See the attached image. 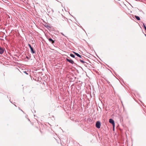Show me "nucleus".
Here are the masks:
<instances>
[{
  "mask_svg": "<svg viewBox=\"0 0 146 146\" xmlns=\"http://www.w3.org/2000/svg\"><path fill=\"white\" fill-rule=\"evenodd\" d=\"M100 122L99 121H97L96 123V126L97 128L99 129L100 128Z\"/></svg>",
  "mask_w": 146,
  "mask_h": 146,
  "instance_id": "1",
  "label": "nucleus"
},
{
  "mask_svg": "<svg viewBox=\"0 0 146 146\" xmlns=\"http://www.w3.org/2000/svg\"><path fill=\"white\" fill-rule=\"evenodd\" d=\"M28 45L31 49V53L34 54L35 53V51L34 50L33 48L32 47L31 45L30 44H28Z\"/></svg>",
  "mask_w": 146,
  "mask_h": 146,
  "instance_id": "2",
  "label": "nucleus"
},
{
  "mask_svg": "<svg viewBox=\"0 0 146 146\" xmlns=\"http://www.w3.org/2000/svg\"><path fill=\"white\" fill-rule=\"evenodd\" d=\"M109 122L111 123L113 126V129L114 130V126L115 125V123L114 120L111 119H110L109 120Z\"/></svg>",
  "mask_w": 146,
  "mask_h": 146,
  "instance_id": "3",
  "label": "nucleus"
},
{
  "mask_svg": "<svg viewBox=\"0 0 146 146\" xmlns=\"http://www.w3.org/2000/svg\"><path fill=\"white\" fill-rule=\"evenodd\" d=\"M4 50V48H2L0 46V54H2L3 53Z\"/></svg>",
  "mask_w": 146,
  "mask_h": 146,
  "instance_id": "4",
  "label": "nucleus"
},
{
  "mask_svg": "<svg viewBox=\"0 0 146 146\" xmlns=\"http://www.w3.org/2000/svg\"><path fill=\"white\" fill-rule=\"evenodd\" d=\"M66 60L67 61L71 63L72 64H73L74 63V62L71 59H69L68 58H66Z\"/></svg>",
  "mask_w": 146,
  "mask_h": 146,
  "instance_id": "5",
  "label": "nucleus"
},
{
  "mask_svg": "<svg viewBox=\"0 0 146 146\" xmlns=\"http://www.w3.org/2000/svg\"><path fill=\"white\" fill-rule=\"evenodd\" d=\"M73 53L76 55L77 56H78V57H79L81 58H82V57H83L84 58V56H81V55H80L79 54H78V53H77L75 52H73Z\"/></svg>",
  "mask_w": 146,
  "mask_h": 146,
  "instance_id": "6",
  "label": "nucleus"
},
{
  "mask_svg": "<svg viewBox=\"0 0 146 146\" xmlns=\"http://www.w3.org/2000/svg\"><path fill=\"white\" fill-rule=\"evenodd\" d=\"M49 41L50 42H51L52 44H53L54 42V41L51 38H49L48 39Z\"/></svg>",
  "mask_w": 146,
  "mask_h": 146,
  "instance_id": "7",
  "label": "nucleus"
},
{
  "mask_svg": "<svg viewBox=\"0 0 146 146\" xmlns=\"http://www.w3.org/2000/svg\"><path fill=\"white\" fill-rule=\"evenodd\" d=\"M135 17L137 20H139V21L140 20V17H139L136 16V15H135Z\"/></svg>",
  "mask_w": 146,
  "mask_h": 146,
  "instance_id": "8",
  "label": "nucleus"
},
{
  "mask_svg": "<svg viewBox=\"0 0 146 146\" xmlns=\"http://www.w3.org/2000/svg\"><path fill=\"white\" fill-rule=\"evenodd\" d=\"M80 61L82 64L86 63L85 62H84L82 60L80 59Z\"/></svg>",
  "mask_w": 146,
  "mask_h": 146,
  "instance_id": "9",
  "label": "nucleus"
},
{
  "mask_svg": "<svg viewBox=\"0 0 146 146\" xmlns=\"http://www.w3.org/2000/svg\"><path fill=\"white\" fill-rule=\"evenodd\" d=\"M44 26L46 28H47L48 29H49L50 28V27L48 25H44Z\"/></svg>",
  "mask_w": 146,
  "mask_h": 146,
  "instance_id": "10",
  "label": "nucleus"
},
{
  "mask_svg": "<svg viewBox=\"0 0 146 146\" xmlns=\"http://www.w3.org/2000/svg\"><path fill=\"white\" fill-rule=\"evenodd\" d=\"M70 56L73 58H75V56L74 55L72 54H70Z\"/></svg>",
  "mask_w": 146,
  "mask_h": 146,
  "instance_id": "11",
  "label": "nucleus"
},
{
  "mask_svg": "<svg viewBox=\"0 0 146 146\" xmlns=\"http://www.w3.org/2000/svg\"><path fill=\"white\" fill-rule=\"evenodd\" d=\"M143 28H144V29H145V30L146 31V27L144 23H143Z\"/></svg>",
  "mask_w": 146,
  "mask_h": 146,
  "instance_id": "12",
  "label": "nucleus"
},
{
  "mask_svg": "<svg viewBox=\"0 0 146 146\" xmlns=\"http://www.w3.org/2000/svg\"><path fill=\"white\" fill-rule=\"evenodd\" d=\"M61 34L62 35H63V36H65L64 35L63 33H61Z\"/></svg>",
  "mask_w": 146,
  "mask_h": 146,
  "instance_id": "13",
  "label": "nucleus"
},
{
  "mask_svg": "<svg viewBox=\"0 0 146 146\" xmlns=\"http://www.w3.org/2000/svg\"><path fill=\"white\" fill-rule=\"evenodd\" d=\"M26 58L27 59H29V57H28L27 56L26 57Z\"/></svg>",
  "mask_w": 146,
  "mask_h": 146,
  "instance_id": "14",
  "label": "nucleus"
},
{
  "mask_svg": "<svg viewBox=\"0 0 146 146\" xmlns=\"http://www.w3.org/2000/svg\"><path fill=\"white\" fill-rule=\"evenodd\" d=\"M83 57H82V59H81V60H82V59H83Z\"/></svg>",
  "mask_w": 146,
  "mask_h": 146,
  "instance_id": "15",
  "label": "nucleus"
},
{
  "mask_svg": "<svg viewBox=\"0 0 146 146\" xmlns=\"http://www.w3.org/2000/svg\"><path fill=\"white\" fill-rule=\"evenodd\" d=\"M145 35V36H146V35Z\"/></svg>",
  "mask_w": 146,
  "mask_h": 146,
  "instance_id": "16",
  "label": "nucleus"
}]
</instances>
